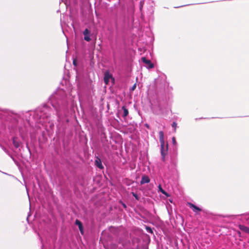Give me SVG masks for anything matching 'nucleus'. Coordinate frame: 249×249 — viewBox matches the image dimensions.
I'll use <instances>...</instances> for the list:
<instances>
[{"label":"nucleus","instance_id":"obj_12","mask_svg":"<svg viewBox=\"0 0 249 249\" xmlns=\"http://www.w3.org/2000/svg\"><path fill=\"white\" fill-rule=\"evenodd\" d=\"M240 230L249 234V228L244 225H240L239 226Z\"/></svg>","mask_w":249,"mask_h":249},{"label":"nucleus","instance_id":"obj_7","mask_svg":"<svg viewBox=\"0 0 249 249\" xmlns=\"http://www.w3.org/2000/svg\"><path fill=\"white\" fill-rule=\"evenodd\" d=\"M83 34L84 35V39L87 41H90V31L88 29H86L83 32Z\"/></svg>","mask_w":249,"mask_h":249},{"label":"nucleus","instance_id":"obj_18","mask_svg":"<svg viewBox=\"0 0 249 249\" xmlns=\"http://www.w3.org/2000/svg\"><path fill=\"white\" fill-rule=\"evenodd\" d=\"M132 195L136 198V199L139 200V197H138V196L137 195V194H136L134 192H132Z\"/></svg>","mask_w":249,"mask_h":249},{"label":"nucleus","instance_id":"obj_22","mask_svg":"<svg viewBox=\"0 0 249 249\" xmlns=\"http://www.w3.org/2000/svg\"><path fill=\"white\" fill-rule=\"evenodd\" d=\"M123 205H124V207H126V206L125 205V204H123Z\"/></svg>","mask_w":249,"mask_h":249},{"label":"nucleus","instance_id":"obj_10","mask_svg":"<svg viewBox=\"0 0 249 249\" xmlns=\"http://www.w3.org/2000/svg\"><path fill=\"white\" fill-rule=\"evenodd\" d=\"M150 182V179L148 177L146 176H143L142 178V179L141 181V184H143L145 183H148Z\"/></svg>","mask_w":249,"mask_h":249},{"label":"nucleus","instance_id":"obj_4","mask_svg":"<svg viewBox=\"0 0 249 249\" xmlns=\"http://www.w3.org/2000/svg\"><path fill=\"white\" fill-rule=\"evenodd\" d=\"M142 61L145 64V66L148 69H152L154 67V64L151 63L150 60L147 59L145 57H142Z\"/></svg>","mask_w":249,"mask_h":249},{"label":"nucleus","instance_id":"obj_13","mask_svg":"<svg viewBox=\"0 0 249 249\" xmlns=\"http://www.w3.org/2000/svg\"><path fill=\"white\" fill-rule=\"evenodd\" d=\"M13 143L14 146L16 148H18L20 146V142L17 140L16 138H14L13 139Z\"/></svg>","mask_w":249,"mask_h":249},{"label":"nucleus","instance_id":"obj_20","mask_svg":"<svg viewBox=\"0 0 249 249\" xmlns=\"http://www.w3.org/2000/svg\"><path fill=\"white\" fill-rule=\"evenodd\" d=\"M73 65H76V61L75 60H73Z\"/></svg>","mask_w":249,"mask_h":249},{"label":"nucleus","instance_id":"obj_19","mask_svg":"<svg viewBox=\"0 0 249 249\" xmlns=\"http://www.w3.org/2000/svg\"><path fill=\"white\" fill-rule=\"evenodd\" d=\"M177 126V124L175 122H174L173 123L172 126L175 128V129H176Z\"/></svg>","mask_w":249,"mask_h":249},{"label":"nucleus","instance_id":"obj_16","mask_svg":"<svg viewBox=\"0 0 249 249\" xmlns=\"http://www.w3.org/2000/svg\"><path fill=\"white\" fill-rule=\"evenodd\" d=\"M136 88V84H134V85H133V86L131 88L130 90H131V91H133V90H134Z\"/></svg>","mask_w":249,"mask_h":249},{"label":"nucleus","instance_id":"obj_9","mask_svg":"<svg viewBox=\"0 0 249 249\" xmlns=\"http://www.w3.org/2000/svg\"><path fill=\"white\" fill-rule=\"evenodd\" d=\"M75 223L76 225H77L78 226L79 229L81 234H83L84 231H83L82 223L79 220L77 219V220H76Z\"/></svg>","mask_w":249,"mask_h":249},{"label":"nucleus","instance_id":"obj_8","mask_svg":"<svg viewBox=\"0 0 249 249\" xmlns=\"http://www.w3.org/2000/svg\"><path fill=\"white\" fill-rule=\"evenodd\" d=\"M151 108L152 109V112L153 113L155 114H158L160 113V106H158L157 107L156 106H154L152 104Z\"/></svg>","mask_w":249,"mask_h":249},{"label":"nucleus","instance_id":"obj_5","mask_svg":"<svg viewBox=\"0 0 249 249\" xmlns=\"http://www.w3.org/2000/svg\"><path fill=\"white\" fill-rule=\"evenodd\" d=\"M188 206L192 210V211L196 213H197L198 212L201 211V208L195 205L192 203L188 202L187 204Z\"/></svg>","mask_w":249,"mask_h":249},{"label":"nucleus","instance_id":"obj_6","mask_svg":"<svg viewBox=\"0 0 249 249\" xmlns=\"http://www.w3.org/2000/svg\"><path fill=\"white\" fill-rule=\"evenodd\" d=\"M110 79H112L113 81L114 80L112 75L109 72H106L104 75V82L106 85L108 84Z\"/></svg>","mask_w":249,"mask_h":249},{"label":"nucleus","instance_id":"obj_15","mask_svg":"<svg viewBox=\"0 0 249 249\" xmlns=\"http://www.w3.org/2000/svg\"><path fill=\"white\" fill-rule=\"evenodd\" d=\"M158 188H159V190L163 195H165L167 196H168V194L164 190L162 189L161 186L160 185H159V186H158Z\"/></svg>","mask_w":249,"mask_h":249},{"label":"nucleus","instance_id":"obj_11","mask_svg":"<svg viewBox=\"0 0 249 249\" xmlns=\"http://www.w3.org/2000/svg\"><path fill=\"white\" fill-rule=\"evenodd\" d=\"M95 164L99 169H102L104 168L100 159H97L95 160Z\"/></svg>","mask_w":249,"mask_h":249},{"label":"nucleus","instance_id":"obj_17","mask_svg":"<svg viewBox=\"0 0 249 249\" xmlns=\"http://www.w3.org/2000/svg\"><path fill=\"white\" fill-rule=\"evenodd\" d=\"M172 142H173V144H174V145L176 144L177 142H176V139L174 137H173L172 138Z\"/></svg>","mask_w":249,"mask_h":249},{"label":"nucleus","instance_id":"obj_14","mask_svg":"<svg viewBox=\"0 0 249 249\" xmlns=\"http://www.w3.org/2000/svg\"><path fill=\"white\" fill-rule=\"evenodd\" d=\"M122 109L123 110V113H124L123 116L125 117L128 115V111L124 107H122Z\"/></svg>","mask_w":249,"mask_h":249},{"label":"nucleus","instance_id":"obj_1","mask_svg":"<svg viewBox=\"0 0 249 249\" xmlns=\"http://www.w3.org/2000/svg\"><path fill=\"white\" fill-rule=\"evenodd\" d=\"M64 94V91L62 89H59L53 94L50 98L51 103L55 109L57 115H58V107L61 105H64L66 102L64 99V96L60 97V96Z\"/></svg>","mask_w":249,"mask_h":249},{"label":"nucleus","instance_id":"obj_2","mask_svg":"<svg viewBox=\"0 0 249 249\" xmlns=\"http://www.w3.org/2000/svg\"><path fill=\"white\" fill-rule=\"evenodd\" d=\"M51 111V109L47 107H43L40 110L37 111L36 115L39 116L40 120H43L42 121L40 120L39 122L42 123L47 122V119L50 116Z\"/></svg>","mask_w":249,"mask_h":249},{"label":"nucleus","instance_id":"obj_21","mask_svg":"<svg viewBox=\"0 0 249 249\" xmlns=\"http://www.w3.org/2000/svg\"><path fill=\"white\" fill-rule=\"evenodd\" d=\"M3 149L5 151H6L5 149L4 148H3Z\"/></svg>","mask_w":249,"mask_h":249},{"label":"nucleus","instance_id":"obj_3","mask_svg":"<svg viewBox=\"0 0 249 249\" xmlns=\"http://www.w3.org/2000/svg\"><path fill=\"white\" fill-rule=\"evenodd\" d=\"M159 140L160 143V153L162 156V160H164L165 157L167 154L168 144H165L164 133L160 131L159 132Z\"/></svg>","mask_w":249,"mask_h":249}]
</instances>
